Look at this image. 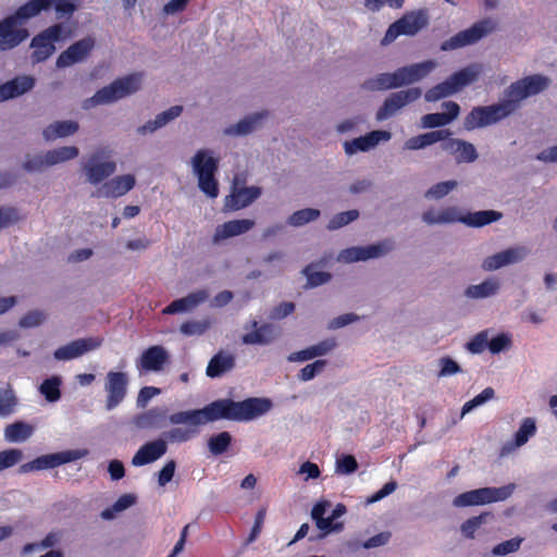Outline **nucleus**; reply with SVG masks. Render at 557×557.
<instances>
[{
  "mask_svg": "<svg viewBox=\"0 0 557 557\" xmlns=\"http://www.w3.org/2000/svg\"><path fill=\"white\" fill-rule=\"evenodd\" d=\"M272 408L268 398L251 397L242 401L231 398L214 400L201 409L178 411L169 414L165 407H152L133 418V424L139 430H160L169 421L172 424L200 425L216 420L250 421Z\"/></svg>",
  "mask_w": 557,
  "mask_h": 557,
  "instance_id": "f257e3e1",
  "label": "nucleus"
},
{
  "mask_svg": "<svg viewBox=\"0 0 557 557\" xmlns=\"http://www.w3.org/2000/svg\"><path fill=\"white\" fill-rule=\"evenodd\" d=\"M38 8L35 3H24L0 21V51L12 50L28 38L29 32L23 24L38 15Z\"/></svg>",
  "mask_w": 557,
  "mask_h": 557,
  "instance_id": "f03ea898",
  "label": "nucleus"
},
{
  "mask_svg": "<svg viewBox=\"0 0 557 557\" xmlns=\"http://www.w3.org/2000/svg\"><path fill=\"white\" fill-rule=\"evenodd\" d=\"M503 214L494 210H483L476 212H469L466 215L461 214L456 207H447L440 211L429 209L422 214V220L429 224H449L455 222H462L468 226L482 227L498 221Z\"/></svg>",
  "mask_w": 557,
  "mask_h": 557,
  "instance_id": "7ed1b4c3",
  "label": "nucleus"
},
{
  "mask_svg": "<svg viewBox=\"0 0 557 557\" xmlns=\"http://www.w3.org/2000/svg\"><path fill=\"white\" fill-rule=\"evenodd\" d=\"M140 84L141 74L126 75L99 89L86 103L98 106L115 102L136 92L140 88Z\"/></svg>",
  "mask_w": 557,
  "mask_h": 557,
  "instance_id": "20e7f679",
  "label": "nucleus"
},
{
  "mask_svg": "<svg viewBox=\"0 0 557 557\" xmlns=\"http://www.w3.org/2000/svg\"><path fill=\"white\" fill-rule=\"evenodd\" d=\"M193 168L200 190L210 198H215L219 195V185L214 177L219 168L218 160L208 150H198L193 158Z\"/></svg>",
  "mask_w": 557,
  "mask_h": 557,
  "instance_id": "39448f33",
  "label": "nucleus"
},
{
  "mask_svg": "<svg viewBox=\"0 0 557 557\" xmlns=\"http://www.w3.org/2000/svg\"><path fill=\"white\" fill-rule=\"evenodd\" d=\"M510 115V104L503 103V101L491 106H479L467 114L463 126L467 131L482 128L496 124Z\"/></svg>",
  "mask_w": 557,
  "mask_h": 557,
  "instance_id": "423d86ee",
  "label": "nucleus"
},
{
  "mask_svg": "<svg viewBox=\"0 0 557 557\" xmlns=\"http://www.w3.org/2000/svg\"><path fill=\"white\" fill-rule=\"evenodd\" d=\"M515 485L509 484L502 487H481L457 495L453 505L455 507H470L486 505L507 499L513 492Z\"/></svg>",
  "mask_w": 557,
  "mask_h": 557,
  "instance_id": "0eeeda50",
  "label": "nucleus"
},
{
  "mask_svg": "<svg viewBox=\"0 0 557 557\" xmlns=\"http://www.w3.org/2000/svg\"><path fill=\"white\" fill-rule=\"evenodd\" d=\"M64 26L61 23L53 24L37 34L30 42L33 63L45 62L55 51L54 42L62 38Z\"/></svg>",
  "mask_w": 557,
  "mask_h": 557,
  "instance_id": "6e6552de",
  "label": "nucleus"
},
{
  "mask_svg": "<svg viewBox=\"0 0 557 557\" xmlns=\"http://www.w3.org/2000/svg\"><path fill=\"white\" fill-rule=\"evenodd\" d=\"M494 29L495 24L491 20H482L445 40L442 44L441 49L447 51L473 45Z\"/></svg>",
  "mask_w": 557,
  "mask_h": 557,
  "instance_id": "1a4fd4ad",
  "label": "nucleus"
},
{
  "mask_svg": "<svg viewBox=\"0 0 557 557\" xmlns=\"http://www.w3.org/2000/svg\"><path fill=\"white\" fill-rule=\"evenodd\" d=\"M426 24L428 17L422 11L407 13L389 25L383 38V42L389 44L400 35H416L425 27Z\"/></svg>",
  "mask_w": 557,
  "mask_h": 557,
  "instance_id": "9d476101",
  "label": "nucleus"
},
{
  "mask_svg": "<svg viewBox=\"0 0 557 557\" xmlns=\"http://www.w3.org/2000/svg\"><path fill=\"white\" fill-rule=\"evenodd\" d=\"M128 388V376L122 371H109L104 379V391L107 393L106 408H116L126 397Z\"/></svg>",
  "mask_w": 557,
  "mask_h": 557,
  "instance_id": "9b49d317",
  "label": "nucleus"
},
{
  "mask_svg": "<svg viewBox=\"0 0 557 557\" xmlns=\"http://www.w3.org/2000/svg\"><path fill=\"white\" fill-rule=\"evenodd\" d=\"M78 148L75 146H64L49 150L45 156H35L24 162V169L27 171H40L45 166L54 165L60 162L72 160L78 156Z\"/></svg>",
  "mask_w": 557,
  "mask_h": 557,
  "instance_id": "f8f14e48",
  "label": "nucleus"
},
{
  "mask_svg": "<svg viewBox=\"0 0 557 557\" xmlns=\"http://www.w3.org/2000/svg\"><path fill=\"white\" fill-rule=\"evenodd\" d=\"M79 458L76 450H65L60 453L47 454L35 458L32 461L20 466V473H29L34 471L53 469L64 463L71 462Z\"/></svg>",
  "mask_w": 557,
  "mask_h": 557,
  "instance_id": "ddd939ff",
  "label": "nucleus"
},
{
  "mask_svg": "<svg viewBox=\"0 0 557 557\" xmlns=\"http://www.w3.org/2000/svg\"><path fill=\"white\" fill-rule=\"evenodd\" d=\"M421 89L418 87L408 88L391 94L384 101L383 106L376 112V120L384 121L395 114L399 109L408 103L418 100L421 97Z\"/></svg>",
  "mask_w": 557,
  "mask_h": 557,
  "instance_id": "4468645a",
  "label": "nucleus"
},
{
  "mask_svg": "<svg viewBox=\"0 0 557 557\" xmlns=\"http://www.w3.org/2000/svg\"><path fill=\"white\" fill-rule=\"evenodd\" d=\"M96 45L91 36H86L69 46L57 59L55 65L59 69L69 67L75 63L86 60Z\"/></svg>",
  "mask_w": 557,
  "mask_h": 557,
  "instance_id": "2eb2a0df",
  "label": "nucleus"
},
{
  "mask_svg": "<svg viewBox=\"0 0 557 557\" xmlns=\"http://www.w3.org/2000/svg\"><path fill=\"white\" fill-rule=\"evenodd\" d=\"M106 151L99 149L91 153L83 166L87 175V180L90 184L97 185L111 176L116 170V163L114 161L100 162L101 158L104 157Z\"/></svg>",
  "mask_w": 557,
  "mask_h": 557,
  "instance_id": "dca6fc26",
  "label": "nucleus"
},
{
  "mask_svg": "<svg viewBox=\"0 0 557 557\" xmlns=\"http://www.w3.org/2000/svg\"><path fill=\"white\" fill-rule=\"evenodd\" d=\"M392 243L386 240L366 247H350L341 251L338 260L351 263L357 261H364L372 258H377L385 255L392 249Z\"/></svg>",
  "mask_w": 557,
  "mask_h": 557,
  "instance_id": "f3484780",
  "label": "nucleus"
},
{
  "mask_svg": "<svg viewBox=\"0 0 557 557\" xmlns=\"http://www.w3.org/2000/svg\"><path fill=\"white\" fill-rule=\"evenodd\" d=\"M261 196V188L257 186L237 187L234 185L232 191L224 199L223 211L233 212L251 205Z\"/></svg>",
  "mask_w": 557,
  "mask_h": 557,
  "instance_id": "a211bd4d",
  "label": "nucleus"
},
{
  "mask_svg": "<svg viewBox=\"0 0 557 557\" xmlns=\"http://www.w3.org/2000/svg\"><path fill=\"white\" fill-rule=\"evenodd\" d=\"M101 343L102 339L98 337L79 338L59 347L53 355L57 360L75 359L87 351L98 348Z\"/></svg>",
  "mask_w": 557,
  "mask_h": 557,
  "instance_id": "6ab92c4d",
  "label": "nucleus"
},
{
  "mask_svg": "<svg viewBox=\"0 0 557 557\" xmlns=\"http://www.w3.org/2000/svg\"><path fill=\"white\" fill-rule=\"evenodd\" d=\"M135 177L132 174L115 176L97 188L91 196L101 198H117L128 193L135 186Z\"/></svg>",
  "mask_w": 557,
  "mask_h": 557,
  "instance_id": "aec40b11",
  "label": "nucleus"
},
{
  "mask_svg": "<svg viewBox=\"0 0 557 557\" xmlns=\"http://www.w3.org/2000/svg\"><path fill=\"white\" fill-rule=\"evenodd\" d=\"M169 360V354L163 346H150L143 351L137 360V368L145 372H159Z\"/></svg>",
  "mask_w": 557,
  "mask_h": 557,
  "instance_id": "412c9836",
  "label": "nucleus"
},
{
  "mask_svg": "<svg viewBox=\"0 0 557 557\" xmlns=\"http://www.w3.org/2000/svg\"><path fill=\"white\" fill-rule=\"evenodd\" d=\"M168 450L166 441L159 437L154 441L145 443L134 455L132 463L135 467H141L151 463L161 458Z\"/></svg>",
  "mask_w": 557,
  "mask_h": 557,
  "instance_id": "4be33fe9",
  "label": "nucleus"
},
{
  "mask_svg": "<svg viewBox=\"0 0 557 557\" xmlns=\"http://www.w3.org/2000/svg\"><path fill=\"white\" fill-rule=\"evenodd\" d=\"M435 66L436 63L429 60L397 69L395 72L398 81V87L421 81L429 75Z\"/></svg>",
  "mask_w": 557,
  "mask_h": 557,
  "instance_id": "5701e85b",
  "label": "nucleus"
},
{
  "mask_svg": "<svg viewBox=\"0 0 557 557\" xmlns=\"http://www.w3.org/2000/svg\"><path fill=\"white\" fill-rule=\"evenodd\" d=\"M527 256V250L523 247H513L497 252L493 256L487 257L482 267L486 271L497 270L502 267L519 262Z\"/></svg>",
  "mask_w": 557,
  "mask_h": 557,
  "instance_id": "b1692460",
  "label": "nucleus"
},
{
  "mask_svg": "<svg viewBox=\"0 0 557 557\" xmlns=\"http://www.w3.org/2000/svg\"><path fill=\"white\" fill-rule=\"evenodd\" d=\"M391 133L387 131H372L364 136H360L344 144L345 152L354 154L358 151H368L375 147L381 140H388Z\"/></svg>",
  "mask_w": 557,
  "mask_h": 557,
  "instance_id": "393cba45",
  "label": "nucleus"
},
{
  "mask_svg": "<svg viewBox=\"0 0 557 557\" xmlns=\"http://www.w3.org/2000/svg\"><path fill=\"white\" fill-rule=\"evenodd\" d=\"M251 326L255 331L242 336V343L245 345H269L278 336V331L273 324L264 323L258 326V322L253 320Z\"/></svg>",
  "mask_w": 557,
  "mask_h": 557,
  "instance_id": "a878e982",
  "label": "nucleus"
},
{
  "mask_svg": "<svg viewBox=\"0 0 557 557\" xmlns=\"http://www.w3.org/2000/svg\"><path fill=\"white\" fill-rule=\"evenodd\" d=\"M442 149L455 154L457 163H471L478 159L474 145L463 139L449 138L442 144Z\"/></svg>",
  "mask_w": 557,
  "mask_h": 557,
  "instance_id": "bb28decb",
  "label": "nucleus"
},
{
  "mask_svg": "<svg viewBox=\"0 0 557 557\" xmlns=\"http://www.w3.org/2000/svg\"><path fill=\"white\" fill-rule=\"evenodd\" d=\"M255 224V221L251 219L227 221L216 226L212 240L216 244L223 239L245 234L250 231Z\"/></svg>",
  "mask_w": 557,
  "mask_h": 557,
  "instance_id": "cd10ccee",
  "label": "nucleus"
},
{
  "mask_svg": "<svg viewBox=\"0 0 557 557\" xmlns=\"http://www.w3.org/2000/svg\"><path fill=\"white\" fill-rule=\"evenodd\" d=\"M442 106L446 109V112L429 113L422 116V126L424 128L445 126L458 116L460 107L457 102L446 101Z\"/></svg>",
  "mask_w": 557,
  "mask_h": 557,
  "instance_id": "c85d7f7f",
  "label": "nucleus"
},
{
  "mask_svg": "<svg viewBox=\"0 0 557 557\" xmlns=\"http://www.w3.org/2000/svg\"><path fill=\"white\" fill-rule=\"evenodd\" d=\"M35 86V78L23 75L0 85V102L18 97Z\"/></svg>",
  "mask_w": 557,
  "mask_h": 557,
  "instance_id": "c756f323",
  "label": "nucleus"
},
{
  "mask_svg": "<svg viewBox=\"0 0 557 557\" xmlns=\"http://www.w3.org/2000/svg\"><path fill=\"white\" fill-rule=\"evenodd\" d=\"M208 298L206 290H197L188 294L186 297L173 300L163 310V314H175L180 312L189 311L196 308L198 305L203 302Z\"/></svg>",
  "mask_w": 557,
  "mask_h": 557,
  "instance_id": "7c9ffc66",
  "label": "nucleus"
},
{
  "mask_svg": "<svg viewBox=\"0 0 557 557\" xmlns=\"http://www.w3.org/2000/svg\"><path fill=\"white\" fill-rule=\"evenodd\" d=\"M336 346V342L334 338H327L324 341H321L320 343L312 345L306 349L293 352L288 356V361L295 362V361H307L310 359H313L315 357H321L330 352L332 349H334Z\"/></svg>",
  "mask_w": 557,
  "mask_h": 557,
  "instance_id": "2f4dec72",
  "label": "nucleus"
},
{
  "mask_svg": "<svg viewBox=\"0 0 557 557\" xmlns=\"http://www.w3.org/2000/svg\"><path fill=\"white\" fill-rule=\"evenodd\" d=\"M236 360L232 354L224 351L216 352L209 361L206 374L211 377H220L235 368Z\"/></svg>",
  "mask_w": 557,
  "mask_h": 557,
  "instance_id": "473e14b6",
  "label": "nucleus"
},
{
  "mask_svg": "<svg viewBox=\"0 0 557 557\" xmlns=\"http://www.w3.org/2000/svg\"><path fill=\"white\" fill-rule=\"evenodd\" d=\"M26 3H35L39 5L38 15L42 11H48L52 7L58 17H71L77 10V5L72 0H28Z\"/></svg>",
  "mask_w": 557,
  "mask_h": 557,
  "instance_id": "72a5a7b5",
  "label": "nucleus"
},
{
  "mask_svg": "<svg viewBox=\"0 0 557 557\" xmlns=\"http://www.w3.org/2000/svg\"><path fill=\"white\" fill-rule=\"evenodd\" d=\"M183 112L182 106H173L170 109L159 113L154 120L148 121L146 124L138 127L137 132L141 135H146L147 133H153L158 128L164 126L172 120L178 117Z\"/></svg>",
  "mask_w": 557,
  "mask_h": 557,
  "instance_id": "f704fd0d",
  "label": "nucleus"
},
{
  "mask_svg": "<svg viewBox=\"0 0 557 557\" xmlns=\"http://www.w3.org/2000/svg\"><path fill=\"white\" fill-rule=\"evenodd\" d=\"M480 72L481 71L479 65H470L453 73L448 77V81L454 91L458 92L466 86L475 82L479 78Z\"/></svg>",
  "mask_w": 557,
  "mask_h": 557,
  "instance_id": "c9c22d12",
  "label": "nucleus"
},
{
  "mask_svg": "<svg viewBox=\"0 0 557 557\" xmlns=\"http://www.w3.org/2000/svg\"><path fill=\"white\" fill-rule=\"evenodd\" d=\"M268 114V111L250 114L240 120L235 125L226 128L225 133L228 135H247L257 129L260 126L262 120L265 119Z\"/></svg>",
  "mask_w": 557,
  "mask_h": 557,
  "instance_id": "e433bc0d",
  "label": "nucleus"
},
{
  "mask_svg": "<svg viewBox=\"0 0 557 557\" xmlns=\"http://www.w3.org/2000/svg\"><path fill=\"white\" fill-rule=\"evenodd\" d=\"M79 125L75 121H59L47 126L42 135L46 140H54L57 138L66 137L75 134Z\"/></svg>",
  "mask_w": 557,
  "mask_h": 557,
  "instance_id": "4c0bfd02",
  "label": "nucleus"
},
{
  "mask_svg": "<svg viewBox=\"0 0 557 557\" xmlns=\"http://www.w3.org/2000/svg\"><path fill=\"white\" fill-rule=\"evenodd\" d=\"M398 87L396 72L381 73L375 77L369 78L363 82L362 88L366 90H386Z\"/></svg>",
  "mask_w": 557,
  "mask_h": 557,
  "instance_id": "58836bf2",
  "label": "nucleus"
},
{
  "mask_svg": "<svg viewBox=\"0 0 557 557\" xmlns=\"http://www.w3.org/2000/svg\"><path fill=\"white\" fill-rule=\"evenodd\" d=\"M527 98L528 94L524 91V85L521 79H518L505 89V99L502 101L510 104V113L513 114L520 107L521 101Z\"/></svg>",
  "mask_w": 557,
  "mask_h": 557,
  "instance_id": "ea45409f",
  "label": "nucleus"
},
{
  "mask_svg": "<svg viewBox=\"0 0 557 557\" xmlns=\"http://www.w3.org/2000/svg\"><path fill=\"white\" fill-rule=\"evenodd\" d=\"M527 98L528 94L524 91V85L521 79H518L505 89V99L502 101L510 104V113L513 114L520 107L521 101Z\"/></svg>",
  "mask_w": 557,
  "mask_h": 557,
  "instance_id": "a19ab883",
  "label": "nucleus"
},
{
  "mask_svg": "<svg viewBox=\"0 0 557 557\" xmlns=\"http://www.w3.org/2000/svg\"><path fill=\"white\" fill-rule=\"evenodd\" d=\"M34 429L30 424L16 421L7 425L4 429V437L11 443L24 442L32 436Z\"/></svg>",
  "mask_w": 557,
  "mask_h": 557,
  "instance_id": "79ce46f5",
  "label": "nucleus"
},
{
  "mask_svg": "<svg viewBox=\"0 0 557 557\" xmlns=\"http://www.w3.org/2000/svg\"><path fill=\"white\" fill-rule=\"evenodd\" d=\"M499 286L500 284L497 278H488L478 285H470L466 289V295L470 298H486L495 295Z\"/></svg>",
  "mask_w": 557,
  "mask_h": 557,
  "instance_id": "37998d69",
  "label": "nucleus"
},
{
  "mask_svg": "<svg viewBox=\"0 0 557 557\" xmlns=\"http://www.w3.org/2000/svg\"><path fill=\"white\" fill-rule=\"evenodd\" d=\"M188 428H173L162 433V438L170 443H185L198 434V425H190Z\"/></svg>",
  "mask_w": 557,
  "mask_h": 557,
  "instance_id": "c03bdc74",
  "label": "nucleus"
},
{
  "mask_svg": "<svg viewBox=\"0 0 557 557\" xmlns=\"http://www.w3.org/2000/svg\"><path fill=\"white\" fill-rule=\"evenodd\" d=\"M536 433V423L533 418H524L513 436L515 447L523 446Z\"/></svg>",
  "mask_w": 557,
  "mask_h": 557,
  "instance_id": "a18cd8bd",
  "label": "nucleus"
},
{
  "mask_svg": "<svg viewBox=\"0 0 557 557\" xmlns=\"http://www.w3.org/2000/svg\"><path fill=\"white\" fill-rule=\"evenodd\" d=\"M521 83L524 85V91L528 97L537 95L548 87V78L539 74L529 75L521 78Z\"/></svg>",
  "mask_w": 557,
  "mask_h": 557,
  "instance_id": "49530a36",
  "label": "nucleus"
},
{
  "mask_svg": "<svg viewBox=\"0 0 557 557\" xmlns=\"http://www.w3.org/2000/svg\"><path fill=\"white\" fill-rule=\"evenodd\" d=\"M232 443V435L227 431L212 435L208 440V448L214 456L224 454Z\"/></svg>",
  "mask_w": 557,
  "mask_h": 557,
  "instance_id": "de8ad7c7",
  "label": "nucleus"
},
{
  "mask_svg": "<svg viewBox=\"0 0 557 557\" xmlns=\"http://www.w3.org/2000/svg\"><path fill=\"white\" fill-rule=\"evenodd\" d=\"M61 384H62L61 377L51 376L49 379H46L40 384L39 391L48 401L54 403L61 398V391H60Z\"/></svg>",
  "mask_w": 557,
  "mask_h": 557,
  "instance_id": "09e8293b",
  "label": "nucleus"
},
{
  "mask_svg": "<svg viewBox=\"0 0 557 557\" xmlns=\"http://www.w3.org/2000/svg\"><path fill=\"white\" fill-rule=\"evenodd\" d=\"M320 214V210L313 208L297 210L287 218V224L299 227L317 220Z\"/></svg>",
  "mask_w": 557,
  "mask_h": 557,
  "instance_id": "8fccbe9b",
  "label": "nucleus"
},
{
  "mask_svg": "<svg viewBox=\"0 0 557 557\" xmlns=\"http://www.w3.org/2000/svg\"><path fill=\"white\" fill-rule=\"evenodd\" d=\"M313 264H308L302 269V274L307 277L306 288H313L327 283L332 275L324 271H313Z\"/></svg>",
  "mask_w": 557,
  "mask_h": 557,
  "instance_id": "3c124183",
  "label": "nucleus"
},
{
  "mask_svg": "<svg viewBox=\"0 0 557 557\" xmlns=\"http://www.w3.org/2000/svg\"><path fill=\"white\" fill-rule=\"evenodd\" d=\"M212 325V320L207 318L201 321H186L181 324L180 331L186 336H200L205 334Z\"/></svg>",
  "mask_w": 557,
  "mask_h": 557,
  "instance_id": "603ef678",
  "label": "nucleus"
},
{
  "mask_svg": "<svg viewBox=\"0 0 557 557\" xmlns=\"http://www.w3.org/2000/svg\"><path fill=\"white\" fill-rule=\"evenodd\" d=\"M136 497L132 494H124L117 498L111 508H107L101 512V518L104 520H111L114 518L116 512L123 511L135 504Z\"/></svg>",
  "mask_w": 557,
  "mask_h": 557,
  "instance_id": "864d4df0",
  "label": "nucleus"
},
{
  "mask_svg": "<svg viewBox=\"0 0 557 557\" xmlns=\"http://www.w3.org/2000/svg\"><path fill=\"white\" fill-rule=\"evenodd\" d=\"M487 518H493V515L488 511L469 518L460 527L462 534L468 539H473L475 532L486 522Z\"/></svg>",
  "mask_w": 557,
  "mask_h": 557,
  "instance_id": "5fc2aeb1",
  "label": "nucleus"
},
{
  "mask_svg": "<svg viewBox=\"0 0 557 557\" xmlns=\"http://www.w3.org/2000/svg\"><path fill=\"white\" fill-rule=\"evenodd\" d=\"M17 398L12 388H0V417H9L15 411Z\"/></svg>",
  "mask_w": 557,
  "mask_h": 557,
  "instance_id": "6e6d98bb",
  "label": "nucleus"
},
{
  "mask_svg": "<svg viewBox=\"0 0 557 557\" xmlns=\"http://www.w3.org/2000/svg\"><path fill=\"white\" fill-rule=\"evenodd\" d=\"M454 94H456V92L454 91V89L447 78L444 82H442V83L435 85L434 87L430 88L429 90H426L424 98L428 102H435V101H438L440 99L451 96Z\"/></svg>",
  "mask_w": 557,
  "mask_h": 557,
  "instance_id": "4d7b16f0",
  "label": "nucleus"
},
{
  "mask_svg": "<svg viewBox=\"0 0 557 557\" xmlns=\"http://www.w3.org/2000/svg\"><path fill=\"white\" fill-rule=\"evenodd\" d=\"M495 396V392L492 387L484 388L480 394L473 397L471 400L467 401L462 406L461 414H466L473 410L474 408L485 404L486 401L493 399Z\"/></svg>",
  "mask_w": 557,
  "mask_h": 557,
  "instance_id": "13d9d810",
  "label": "nucleus"
},
{
  "mask_svg": "<svg viewBox=\"0 0 557 557\" xmlns=\"http://www.w3.org/2000/svg\"><path fill=\"white\" fill-rule=\"evenodd\" d=\"M359 216L358 210H349L335 214L327 224V230H338L350 222L355 221Z\"/></svg>",
  "mask_w": 557,
  "mask_h": 557,
  "instance_id": "bf43d9fd",
  "label": "nucleus"
},
{
  "mask_svg": "<svg viewBox=\"0 0 557 557\" xmlns=\"http://www.w3.org/2000/svg\"><path fill=\"white\" fill-rule=\"evenodd\" d=\"M23 458L21 449L11 448L0 451V471L15 466Z\"/></svg>",
  "mask_w": 557,
  "mask_h": 557,
  "instance_id": "052dcab7",
  "label": "nucleus"
},
{
  "mask_svg": "<svg viewBox=\"0 0 557 557\" xmlns=\"http://www.w3.org/2000/svg\"><path fill=\"white\" fill-rule=\"evenodd\" d=\"M467 349L472 354H481L488 348V331H481L473 336L466 345Z\"/></svg>",
  "mask_w": 557,
  "mask_h": 557,
  "instance_id": "680f3d73",
  "label": "nucleus"
},
{
  "mask_svg": "<svg viewBox=\"0 0 557 557\" xmlns=\"http://www.w3.org/2000/svg\"><path fill=\"white\" fill-rule=\"evenodd\" d=\"M457 186L456 181H446L441 182L435 185H433L426 193V198H435L440 199L446 196L449 191H451Z\"/></svg>",
  "mask_w": 557,
  "mask_h": 557,
  "instance_id": "e2e57ef3",
  "label": "nucleus"
},
{
  "mask_svg": "<svg viewBox=\"0 0 557 557\" xmlns=\"http://www.w3.org/2000/svg\"><path fill=\"white\" fill-rule=\"evenodd\" d=\"M511 347V337L506 333H500L488 341V349L492 354H498Z\"/></svg>",
  "mask_w": 557,
  "mask_h": 557,
  "instance_id": "0e129e2a",
  "label": "nucleus"
},
{
  "mask_svg": "<svg viewBox=\"0 0 557 557\" xmlns=\"http://www.w3.org/2000/svg\"><path fill=\"white\" fill-rule=\"evenodd\" d=\"M325 366H326V360H315L314 362L304 367L300 370L298 377H299V380L305 381V382L310 381L318 373H320L324 369Z\"/></svg>",
  "mask_w": 557,
  "mask_h": 557,
  "instance_id": "69168bd1",
  "label": "nucleus"
},
{
  "mask_svg": "<svg viewBox=\"0 0 557 557\" xmlns=\"http://www.w3.org/2000/svg\"><path fill=\"white\" fill-rule=\"evenodd\" d=\"M521 541L522 540L518 537L504 541L493 548V554L498 556H505L510 553L517 552L520 547Z\"/></svg>",
  "mask_w": 557,
  "mask_h": 557,
  "instance_id": "338daca9",
  "label": "nucleus"
},
{
  "mask_svg": "<svg viewBox=\"0 0 557 557\" xmlns=\"http://www.w3.org/2000/svg\"><path fill=\"white\" fill-rule=\"evenodd\" d=\"M46 319V315L42 311L34 310L27 312L24 317L21 318L18 324L21 327H35L40 325Z\"/></svg>",
  "mask_w": 557,
  "mask_h": 557,
  "instance_id": "774afa93",
  "label": "nucleus"
}]
</instances>
